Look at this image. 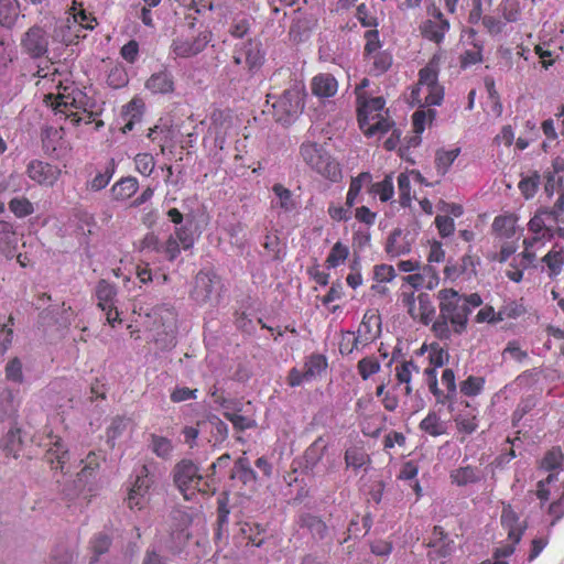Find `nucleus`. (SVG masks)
Segmentation results:
<instances>
[{"instance_id": "20e7f679", "label": "nucleus", "mask_w": 564, "mask_h": 564, "mask_svg": "<svg viewBox=\"0 0 564 564\" xmlns=\"http://www.w3.org/2000/svg\"><path fill=\"white\" fill-rule=\"evenodd\" d=\"M379 334H381V317L376 311H367L364 318H361L358 330L344 335V340L339 344V351L348 355L362 349L375 341Z\"/></svg>"}, {"instance_id": "4c0bfd02", "label": "nucleus", "mask_w": 564, "mask_h": 564, "mask_svg": "<svg viewBox=\"0 0 564 564\" xmlns=\"http://www.w3.org/2000/svg\"><path fill=\"white\" fill-rule=\"evenodd\" d=\"M326 453V441L319 436L304 451V462L308 467L314 468Z\"/></svg>"}, {"instance_id": "7ed1b4c3", "label": "nucleus", "mask_w": 564, "mask_h": 564, "mask_svg": "<svg viewBox=\"0 0 564 564\" xmlns=\"http://www.w3.org/2000/svg\"><path fill=\"white\" fill-rule=\"evenodd\" d=\"M358 122L367 138L381 139L390 130V121L383 117L386 101L382 97L358 100Z\"/></svg>"}, {"instance_id": "bf43d9fd", "label": "nucleus", "mask_w": 564, "mask_h": 564, "mask_svg": "<svg viewBox=\"0 0 564 564\" xmlns=\"http://www.w3.org/2000/svg\"><path fill=\"white\" fill-rule=\"evenodd\" d=\"M134 169L140 175L150 176L154 171V158L148 152L137 154L134 156Z\"/></svg>"}, {"instance_id": "412c9836", "label": "nucleus", "mask_w": 564, "mask_h": 564, "mask_svg": "<svg viewBox=\"0 0 564 564\" xmlns=\"http://www.w3.org/2000/svg\"><path fill=\"white\" fill-rule=\"evenodd\" d=\"M500 524H502V529L508 532V539L513 540L514 542H520L527 528L525 521L520 520V517L509 503L503 505L502 507Z\"/></svg>"}, {"instance_id": "8fccbe9b", "label": "nucleus", "mask_w": 564, "mask_h": 564, "mask_svg": "<svg viewBox=\"0 0 564 564\" xmlns=\"http://www.w3.org/2000/svg\"><path fill=\"white\" fill-rule=\"evenodd\" d=\"M371 194L377 195L380 198V202L387 203L394 195V187L392 186V180L389 176H386L380 182L372 183L371 188H369Z\"/></svg>"}, {"instance_id": "864d4df0", "label": "nucleus", "mask_w": 564, "mask_h": 564, "mask_svg": "<svg viewBox=\"0 0 564 564\" xmlns=\"http://www.w3.org/2000/svg\"><path fill=\"white\" fill-rule=\"evenodd\" d=\"M6 379L9 382L23 383V365L18 357L9 359L6 365Z\"/></svg>"}, {"instance_id": "1a4fd4ad", "label": "nucleus", "mask_w": 564, "mask_h": 564, "mask_svg": "<svg viewBox=\"0 0 564 564\" xmlns=\"http://www.w3.org/2000/svg\"><path fill=\"white\" fill-rule=\"evenodd\" d=\"M400 303H402V307L412 316L413 321L423 323L425 326L430 325L433 318H435V307L431 303L430 294L427 293L415 295L413 291L410 293L404 292L400 295Z\"/></svg>"}, {"instance_id": "c85d7f7f", "label": "nucleus", "mask_w": 564, "mask_h": 564, "mask_svg": "<svg viewBox=\"0 0 564 564\" xmlns=\"http://www.w3.org/2000/svg\"><path fill=\"white\" fill-rule=\"evenodd\" d=\"M55 36L62 43L69 45L76 43L79 39L86 37V33H82L80 28H75L70 18H66L56 26Z\"/></svg>"}, {"instance_id": "13d9d810", "label": "nucleus", "mask_w": 564, "mask_h": 564, "mask_svg": "<svg viewBox=\"0 0 564 564\" xmlns=\"http://www.w3.org/2000/svg\"><path fill=\"white\" fill-rule=\"evenodd\" d=\"M223 417H225V420L229 421L236 431L243 432L246 430H249V429L256 426V422H253L252 419L247 417L241 414H238V413L225 412V413H223Z\"/></svg>"}, {"instance_id": "f8f14e48", "label": "nucleus", "mask_w": 564, "mask_h": 564, "mask_svg": "<svg viewBox=\"0 0 564 564\" xmlns=\"http://www.w3.org/2000/svg\"><path fill=\"white\" fill-rule=\"evenodd\" d=\"M78 96L83 98V94L79 91ZM46 104L53 109L55 116L61 118L69 119L74 124L80 121L78 110L82 108V99H77L72 94L58 93L57 96L52 94L45 97Z\"/></svg>"}, {"instance_id": "0e129e2a", "label": "nucleus", "mask_w": 564, "mask_h": 564, "mask_svg": "<svg viewBox=\"0 0 564 564\" xmlns=\"http://www.w3.org/2000/svg\"><path fill=\"white\" fill-rule=\"evenodd\" d=\"M148 138L150 139H162V140H172L175 138L174 130L171 129L170 122L160 120V123L156 124L153 129L149 130Z\"/></svg>"}, {"instance_id": "6e6d98bb", "label": "nucleus", "mask_w": 564, "mask_h": 564, "mask_svg": "<svg viewBox=\"0 0 564 564\" xmlns=\"http://www.w3.org/2000/svg\"><path fill=\"white\" fill-rule=\"evenodd\" d=\"M110 549V538L108 534L98 533L94 535L93 540H90V551L94 553L93 563L97 561V558L108 552Z\"/></svg>"}, {"instance_id": "2eb2a0df", "label": "nucleus", "mask_w": 564, "mask_h": 564, "mask_svg": "<svg viewBox=\"0 0 564 564\" xmlns=\"http://www.w3.org/2000/svg\"><path fill=\"white\" fill-rule=\"evenodd\" d=\"M21 47L32 58L45 56L48 51V33L39 25L30 28L21 37Z\"/></svg>"}, {"instance_id": "09e8293b", "label": "nucleus", "mask_w": 564, "mask_h": 564, "mask_svg": "<svg viewBox=\"0 0 564 564\" xmlns=\"http://www.w3.org/2000/svg\"><path fill=\"white\" fill-rule=\"evenodd\" d=\"M435 116L436 111L434 109L416 110L412 116L413 132L420 135L424 131L425 124L432 123Z\"/></svg>"}, {"instance_id": "774afa93", "label": "nucleus", "mask_w": 564, "mask_h": 564, "mask_svg": "<svg viewBox=\"0 0 564 564\" xmlns=\"http://www.w3.org/2000/svg\"><path fill=\"white\" fill-rule=\"evenodd\" d=\"M538 182L540 176L535 173L529 177H524L519 182V191L525 199L533 197L536 194Z\"/></svg>"}, {"instance_id": "c756f323", "label": "nucleus", "mask_w": 564, "mask_h": 564, "mask_svg": "<svg viewBox=\"0 0 564 564\" xmlns=\"http://www.w3.org/2000/svg\"><path fill=\"white\" fill-rule=\"evenodd\" d=\"M541 262L549 270L550 279L557 278L562 273V267H564V250L552 247L549 253L542 257Z\"/></svg>"}, {"instance_id": "f257e3e1", "label": "nucleus", "mask_w": 564, "mask_h": 564, "mask_svg": "<svg viewBox=\"0 0 564 564\" xmlns=\"http://www.w3.org/2000/svg\"><path fill=\"white\" fill-rule=\"evenodd\" d=\"M440 315L432 321V333L440 340H448L452 335H462L468 323L471 307L464 306L463 301L455 296V290L443 289L437 293Z\"/></svg>"}, {"instance_id": "423d86ee", "label": "nucleus", "mask_w": 564, "mask_h": 564, "mask_svg": "<svg viewBox=\"0 0 564 564\" xmlns=\"http://www.w3.org/2000/svg\"><path fill=\"white\" fill-rule=\"evenodd\" d=\"M301 155L310 169L332 183H337L343 178L340 165L322 148V143H303Z\"/></svg>"}, {"instance_id": "58836bf2", "label": "nucleus", "mask_w": 564, "mask_h": 564, "mask_svg": "<svg viewBox=\"0 0 564 564\" xmlns=\"http://www.w3.org/2000/svg\"><path fill=\"white\" fill-rule=\"evenodd\" d=\"M516 218L513 215H499L492 220V231L509 239L514 235Z\"/></svg>"}, {"instance_id": "6e6552de", "label": "nucleus", "mask_w": 564, "mask_h": 564, "mask_svg": "<svg viewBox=\"0 0 564 564\" xmlns=\"http://www.w3.org/2000/svg\"><path fill=\"white\" fill-rule=\"evenodd\" d=\"M213 34L204 29L196 34H180L173 39L170 50L173 58H192L202 53L212 42Z\"/></svg>"}, {"instance_id": "7c9ffc66", "label": "nucleus", "mask_w": 564, "mask_h": 564, "mask_svg": "<svg viewBox=\"0 0 564 564\" xmlns=\"http://www.w3.org/2000/svg\"><path fill=\"white\" fill-rule=\"evenodd\" d=\"M113 173H116V161L110 158L109 161H107V164H105L104 171L98 172V174L94 175L93 180L86 183V188L93 192L105 189L106 186H108V183H110Z\"/></svg>"}, {"instance_id": "338daca9", "label": "nucleus", "mask_w": 564, "mask_h": 564, "mask_svg": "<svg viewBox=\"0 0 564 564\" xmlns=\"http://www.w3.org/2000/svg\"><path fill=\"white\" fill-rule=\"evenodd\" d=\"M429 360L432 367H442L446 365L447 351L442 348L437 343L430 344L429 347Z\"/></svg>"}, {"instance_id": "a19ab883", "label": "nucleus", "mask_w": 564, "mask_h": 564, "mask_svg": "<svg viewBox=\"0 0 564 564\" xmlns=\"http://www.w3.org/2000/svg\"><path fill=\"white\" fill-rule=\"evenodd\" d=\"M458 153H460L458 148H453L448 151H437V154H435V170H437L441 176L446 175L449 166H452L453 162L457 159Z\"/></svg>"}, {"instance_id": "c03bdc74", "label": "nucleus", "mask_w": 564, "mask_h": 564, "mask_svg": "<svg viewBox=\"0 0 564 564\" xmlns=\"http://www.w3.org/2000/svg\"><path fill=\"white\" fill-rule=\"evenodd\" d=\"M525 314V306L521 301H508L498 310V321L518 319Z\"/></svg>"}, {"instance_id": "473e14b6", "label": "nucleus", "mask_w": 564, "mask_h": 564, "mask_svg": "<svg viewBox=\"0 0 564 564\" xmlns=\"http://www.w3.org/2000/svg\"><path fill=\"white\" fill-rule=\"evenodd\" d=\"M299 527L307 529L310 534L318 540H323L327 534L326 523L311 513H304L299 518Z\"/></svg>"}, {"instance_id": "4468645a", "label": "nucleus", "mask_w": 564, "mask_h": 564, "mask_svg": "<svg viewBox=\"0 0 564 564\" xmlns=\"http://www.w3.org/2000/svg\"><path fill=\"white\" fill-rule=\"evenodd\" d=\"M561 216H550L543 213H535L528 221V232L530 237L525 238L524 241H549L553 239L556 228H554Z\"/></svg>"}, {"instance_id": "39448f33", "label": "nucleus", "mask_w": 564, "mask_h": 564, "mask_svg": "<svg viewBox=\"0 0 564 564\" xmlns=\"http://www.w3.org/2000/svg\"><path fill=\"white\" fill-rule=\"evenodd\" d=\"M305 87L301 83L293 84L272 102L273 117L276 122L288 126L304 109Z\"/></svg>"}, {"instance_id": "393cba45", "label": "nucleus", "mask_w": 564, "mask_h": 564, "mask_svg": "<svg viewBox=\"0 0 564 564\" xmlns=\"http://www.w3.org/2000/svg\"><path fill=\"white\" fill-rule=\"evenodd\" d=\"M145 87L153 94H170L174 90L173 75L166 69L154 73L147 80Z\"/></svg>"}, {"instance_id": "052dcab7", "label": "nucleus", "mask_w": 564, "mask_h": 564, "mask_svg": "<svg viewBox=\"0 0 564 564\" xmlns=\"http://www.w3.org/2000/svg\"><path fill=\"white\" fill-rule=\"evenodd\" d=\"M397 185H399L400 206L408 207L411 204V181H409V175L400 173L399 177H397Z\"/></svg>"}, {"instance_id": "0eeeda50", "label": "nucleus", "mask_w": 564, "mask_h": 564, "mask_svg": "<svg viewBox=\"0 0 564 564\" xmlns=\"http://www.w3.org/2000/svg\"><path fill=\"white\" fill-rule=\"evenodd\" d=\"M223 293V281L213 270H202L195 274L194 289L189 297L199 305L217 303Z\"/></svg>"}, {"instance_id": "6ab92c4d", "label": "nucleus", "mask_w": 564, "mask_h": 564, "mask_svg": "<svg viewBox=\"0 0 564 564\" xmlns=\"http://www.w3.org/2000/svg\"><path fill=\"white\" fill-rule=\"evenodd\" d=\"M28 176L41 186L52 187L58 180L59 170L41 161H31L28 165Z\"/></svg>"}, {"instance_id": "a211bd4d", "label": "nucleus", "mask_w": 564, "mask_h": 564, "mask_svg": "<svg viewBox=\"0 0 564 564\" xmlns=\"http://www.w3.org/2000/svg\"><path fill=\"white\" fill-rule=\"evenodd\" d=\"M235 130L232 116L229 110H215L212 113V124L208 130V138L214 141H225L231 138Z\"/></svg>"}, {"instance_id": "f3484780", "label": "nucleus", "mask_w": 564, "mask_h": 564, "mask_svg": "<svg viewBox=\"0 0 564 564\" xmlns=\"http://www.w3.org/2000/svg\"><path fill=\"white\" fill-rule=\"evenodd\" d=\"M232 58L235 64H245L250 72H253L262 65L264 55L259 42L248 41L240 48L235 51Z\"/></svg>"}, {"instance_id": "cd10ccee", "label": "nucleus", "mask_w": 564, "mask_h": 564, "mask_svg": "<svg viewBox=\"0 0 564 564\" xmlns=\"http://www.w3.org/2000/svg\"><path fill=\"white\" fill-rule=\"evenodd\" d=\"M419 430L429 436L437 437L446 434V422L441 420V416L434 411H430L421 422H419Z\"/></svg>"}, {"instance_id": "37998d69", "label": "nucleus", "mask_w": 564, "mask_h": 564, "mask_svg": "<svg viewBox=\"0 0 564 564\" xmlns=\"http://www.w3.org/2000/svg\"><path fill=\"white\" fill-rule=\"evenodd\" d=\"M485 388V378L480 376H468L459 382V392L467 398L477 397Z\"/></svg>"}, {"instance_id": "9b49d317", "label": "nucleus", "mask_w": 564, "mask_h": 564, "mask_svg": "<svg viewBox=\"0 0 564 564\" xmlns=\"http://www.w3.org/2000/svg\"><path fill=\"white\" fill-rule=\"evenodd\" d=\"M152 484H154V480L149 471V467L142 465L139 471H137V478H134L129 494H127V507L131 510L143 509L149 501V490H151Z\"/></svg>"}, {"instance_id": "69168bd1", "label": "nucleus", "mask_w": 564, "mask_h": 564, "mask_svg": "<svg viewBox=\"0 0 564 564\" xmlns=\"http://www.w3.org/2000/svg\"><path fill=\"white\" fill-rule=\"evenodd\" d=\"M434 224L437 232H440V237L443 239L451 237L455 231V224L451 216L437 215L435 216Z\"/></svg>"}, {"instance_id": "ddd939ff", "label": "nucleus", "mask_w": 564, "mask_h": 564, "mask_svg": "<svg viewBox=\"0 0 564 564\" xmlns=\"http://www.w3.org/2000/svg\"><path fill=\"white\" fill-rule=\"evenodd\" d=\"M116 286L106 280H99L96 285V299H98V308L105 313L107 323L110 327H115L116 324L121 323L119 318V312L116 307Z\"/></svg>"}, {"instance_id": "4be33fe9", "label": "nucleus", "mask_w": 564, "mask_h": 564, "mask_svg": "<svg viewBox=\"0 0 564 564\" xmlns=\"http://www.w3.org/2000/svg\"><path fill=\"white\" fill-rule=\"evenodd\" d=\"M19 234L13 223L0 219V253L12 258L18 249Z\"/></svg>"}, {"instance_id": "f03ea898", "label": "nucleus", "mask_w": 564, "mask_h": 564, "mask_svg": "<svg viewBox=\"0 0 564 564\" xmlns=\"http://www.w3.org/2000/svg\"><path fill=\"white\" fill-rule=\"evenodd\" d=\"M173 481L186 500L193 498L195 492L212 496L215 492V481L210 476L198 474V467L188 459H183L173 470Z\"/></svg>"}, {"instance_id": "603ef678", "label": "nucleus", "mask_w": 564, "mask_h": 564, "mask_svg": "<svg viewBox=\"0 0 564 564\" xmlns=\"http://www.w3.org/2000/svg\"><path fill=\"white\" fill-rule=\"evenodd\" d=\"M356 369H358V375H360L361 380H368L379 372L378 358L375 356L365 357L358 361Z\"/></svg>"}, {"instance_id": "aec40b11", "label": "nucleus", "mask_w": 564, "mask_h": 564, "mask_svg": "<svg viewBox=\"0 0 564 564\" xmlns=\"http://www.w3.org/2000/svg\"><path fill=\"white\" fill-rule=\"evenodd\" d=\"M47 451L44 458H46L47 464L52 466L53 470H59L63 474H66L65 470V462H67V449L64 447V443L57 435L47 434Z\"/></svg>"}, {"instance_id": "3c124183", "label": "nucleus", "mask_w": 564, "mask_h": 564, "mask_svg": "<svg viewBox=\"0 0 564 564\" xmlns=\"http://www.w3.org/2000/svg\"><path fill=\"white\" fill-rule=\"evenodd\" d=\"M253 20L251 17L246 14H239L234 18L229 33L235 37H243L250 31Z\"/></svg>"}, {"instance_id": "a18cd8bd", "label": "nucleus", "mask_w": 564, "mask_h": 564, "mask_svg": "<svg viewBox=\"0 0 564 564\" xmlns=\"http://www.w3.org/2000/svg\"><path fill=\"white\" fill-rule=\"evenodd\" d=\"M327 362L326 357L322 354H313L304 359L303 373L308 376H321L326 371Z\"/></svg>"}, {"instance_id": "a878e982", "label": "nucleus", "mask_w": 564, "mask_h": 564, "mask_svg": "<svg viewBox=\"0 0 564 564\" xmlns=\"http://www.w3.org/2000/svg\"><path fill=\"white\" fill-rule=\"evenodd\" d=\"M413 373H417V366L412 359L400 361L394 366V379L399 386H404L405 395H411L413 389L411 388V378Z\"/></svg>"}, {"instance_id": "f704fd0d", "label": "nucleus", "mask_w": 564, "mask_h": 564, "mask_svg": "<svg viewBox=\"0 0 564 564\" xmlns=\"http://www.w3.org/2000/svg\"><path fill=\"white\" fill-rule=\"evenodd\" d=\"M370 182H372V175H370L368 172H362L350 178V184H348L347 198H345V205H347L348 208L354 207L357 196H359V193H361L362 186Z\"/></svg>"}, {"instance_id": "9d476101", "label": "nucleus", "mask_w": 564, "mask_h": 564, "mask_svg": "<svg viewBox=\"0 0 564 564\" xmlns=\"http://www.w3.org/2000/svg\"><path fill=\"white\" fill-rule=\"evenodd\" d=\"M230 486L240 497H251L256 492L258 478L247 457L236 459L235 467L230 470Z\"/></svg>"}, {"instance_id": "dca6fc26", "label": "nucleus", "mask_w": 564, "mask_h": 564, "mask_svg": "<svg viewBox=\"0 0 564 564\" xmlns=\"http://www.w3.org/2000/svg\"><path fill=\"white\" fill-rule=\"evenodd\" d=\"M430 18L420 25V32L429 41L440 44L449 30V22L436 7L429 9Z\"/></svg>"}, {"instance_id": "5701e85b", "label": "nucleus", "mask_w": 564, "mask_h": 564, "mask_svg": "<svg viewBox=\"0 0 564 564\" xmlns=\"http://www.w3.org/2000/svg\"><path fill=\"white\" fill-rule=\"evenodd\" d=\"M482 471L478 466H460L451 470V482L457 487L479 484Z\"/></svg>"}, {"instance_id": "79ce46f5", "label": "nucleus", "mask_w": 564, "mask_h": 564, "mask_svg": "<svg viewBox=\"0 0 564 564\" xmlns=\"http://www.w3.org/2000/svg\"><path fill=\"white\" fill-rule=\"evenodd\" d=\"M348 258V246L340 241H337L332 246L330 252L326 256L325 265L328 269H336L340 264L345 263Z\"/></svg>"}, {"instance_id": "e433bc0d", "label": "nucleus", "mask_w": 564, "mask_h": 564, "mask_svg": "<svg viewBox=\"0 0 564 564\" xmlns=\"http://www.w3.org/2000/svg\"><path fill=\"white\" fill-rule=\"evenodd\" d=\"M170 238H174L181 246H183V250H189L195 243V229L193 228V220H186L183 225L175 228V232H173Z\"/></svg>"}, {"instance_id": "4d7b16f0", "label": "nucleus", "mask_w": 564, "mask_h": 564, "mask_svg": "<svg viewBox=\"0 0 564 564\" xmlns=\"http://www.w3.org/2000/svg\"><path fill=\"white\" fill-rule=\"evenodd\" d=\"M454 423H456L457 432L465 435H470L477 430V419L473 414H457L454 417Z\"/></svg>"}, {"instance_id": "bb28decb", "label": "nucleus", "mask_w": 564, "mask_h": 564, "mask_svg": "<svg viewBox=\"0 0 564 564\" xmlns=\"http://www.w3.org/2000/svg\"><path fill=\"white\" fill-rule=\"evenodd\" d=\"M138 192V180L133 176H127L116 182L110 187V194L116 202H124Z\"/></svg>"}, {"instance_id": "de8ad7c7", "label": "nucleus", "mask_w": 564, "mask_h": 564, "mask_svg": "<svg viewBox=\"0 0 564 564\" xmlns=\"http://www.w3.org/2000/svg\"><path fill=\"white\" fill-rule=\"evenodd\" d=\"M9 210L13 213L14 217L22 219L31 216L34 213V207L28 198L18 196L9 200Z\"/></svg>"}, {"instance_id": "5fc2aeb1", "label": "nucleus", "mask_w": 564, "mask_h": 564, "mask_svg": "<svg viewBox=\"0 0 564 564\" xmlns=\"http://www.w3.org/2000/svg\"><path fill=\"white\" fill-rule=\"evenodd\" d=\"M562 464V452L560 447H552L544 457H542L541 463H539V467L543 470L553 471L556 468H560Z\"/></svg>"}, {"instance_id": "c9c22d12", "label": "nucleus", "mask_w": 564, "mask_h": 564, "mask_svg": "<svg viewBox=\"0 0 564 564\" xmlns=\"http://www.w3.org/2000/svg\"><path fill=\"white\" fill-rule=\"evenodd\" d=\"M273 194L276 196V202L271 203L273 208H279L284 213H290L296 208V203L292 199L291 191L281 184L273 185Z\"/></svg>"}, {"instance_id": "b1692460", "label": "nucleus", "mask_w": 564, "mask_h": 564, "mask_svg": "<svg viewBox=\"0 0 564 564\" xmlns=\"http://www.w3.org/2000/svg\"><path fill=\"white\" fill-rule=\"evenodd\" d=\"M311 90L318 98H329L336 95L338 83L332 74L322 73L313 77Z\"/></svg>"}, {"instance_id": "ea45409f", "label": "nucleus", "mask_w": 564, "mask_h": 564, "mask_svg": "<svg viewBox=\"0 0 564 564\" xmlns=\"http://www.w3.org/2000/svg\"><path fill=\"white\" fill-rule=\"evenodd\" d=\"M13 327L14 317H12V315L0 319V356H3L10 348V345H12V337L14 336Z\"/></svg>"}, {"instance_id": "2f4dec72", "label": "nucleus", "mask_w": 564, "mask_h": 564, "mask_svg": "<svg viewBox=\"0 0 564 564\" xmlns=\"http://www.w3.org/2000/svg\"><path fill=\"white\" fill-rule=\"evenodd\" d=\"M67 18H70V22L74 23L75 28H80V32L85 33L87 30L94 29V22L96 21L89 12H87L82 3H73L70 13Z\"/></svg>"}, {"instance_id": "680f3d73", "label": "nucleus", "mask_w": 564, "mask_h": 564, "mask_svg": "<svg viewBox=\"0 0 564 564\" xmlns=\"http://www.w3.org/2000/svg\"><path fill=\"white\" fill-rule=\"evenodd\" d=\"M151 447H153L154 455L161 458H167L171 455V451H173L171 441L158 435H151Z\"/></svg>"}, {"instance_id": "49530a36", "label": "nucleus", "mask_w": 564, "mask_h": 564, "mask_svg": "<svg viewBox=\"0 0 564 564\" xmlns=\"http://www.w3.org/2000/svg\"><path fill=\"white\" fill-rule=\"evenodd\" d=\"M369 460L367 453L360 447H348L345 451V465H347V468L358 470L367 465Z\"/></svg>"}, {"instance_id": "e2e57ef3", "label": "nucleus", "mask_w": 564, "mask_h": 564, "mask_svg": "<svg viewBox=\"0 0 564 564\" xmlns=\"http://www.w3.org/2000/svg\"><path fill=\"white\" fill-rule=\"evenodd\" d=\"M263 528L259 527L257 523L252 522H245L241 523L240 527V533L241 535L249 536V542L252 543V545L261 546V543H263L262 539H257L256 536L263 535Z\"/></svg>"}, {"instance_id": "72a5a7b5", "label": "nucleus", "mask_w": 564, "mask_h": 564, "mask_svg": "<svg viewBox=\"0 0 564 564\" xmlns=\"http://www.w3.org/2000/svg\"><path fill=\"white\" fill-rule=\"evenodd\" d=\"M20 17L18 0H0V25L11 28Z\"/></svg>"}]
</instances>
